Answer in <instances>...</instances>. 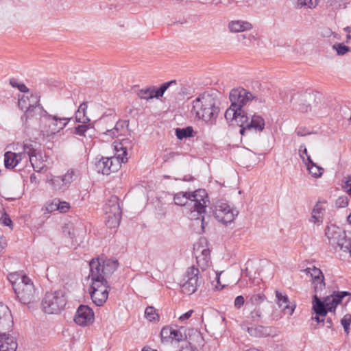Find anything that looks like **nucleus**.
<instances>
[{
  "label": "nucleus",
  "mask_w": 351,
  "mask_h": 351,
  "mask_svg": "<svg viewBox=\"0 0 351 351\" xmlns=\"http://www.w3.org/2000/svg\"><path fill=\"white\" fill-rule=\"evenodd\" d=\"M119 265L118 261L103 257L93 258L90 263L89 277L91 280L90 294L93 302L98 306L108 300L109 285L108 278Z\"/></svg>",
  "instance_id": "obj_1"
},
{
  "label": "nucleus",
  "mask_w": 351,
  "mask_h": 351,
  "mask_svg": "<svg viewBox=\"0 0 351 351\" xmlns=\"http://www.w3.org/2000/svg\"><path fill=\"white\" fill-rule=\"evenodd\" d=\"M174 202L180 206H187L190 210V218L197 223H200L202 229L204 228V217L208 197L204 189H198L193 193L178 192L174 195Z\"/></svg>",
  "instance_id": "obj_2"
},
{
  "label": "nucleus",
  "mask_w": 351,
  "mask_h": 351,
  "mask_svg": "<svg viewBox=\"0 0 351 351\" xmlns=\"http://www.w3.org/2000/svg\"><path fill=\"white\" fill-rule=\"evenodd\" d=\"M115 155L112 157H102L95 164L96 170L104 175L117 171L122 162L128 161V150L132 148V143L128 138L120 142H114Z\"/></svg>",
  "instance_id": "obj_3"
},
{
  "label": "nucleus",
  "mask_w": 351,
  "mask_h": 351,
  "mask_svg": "<svg viewBox=\"0 0 351 351\" xmlns=\"http://www.w3.org/2000/svg\"><path fill=\"white\" fill-rule=\"evenodd\" d=\"M191 112L199 119L213 123L219 114V107L213 96L204 93L192 101Z\"/></svg>",
  "instance_id": "obj_4"
},
{
  "label": "nucleus",
  "mask_w": 351,
  "mask_h": 351,
  "mask_svg": "<svg viewBox=\"0 0 351 351\" xmlns=\"http://www.w3.org/2000/svg\"><path fill=\"white\" fill-rule=\"evenodd\" d=\"M40 119V133L44 138H53L63 130L70 121V118H60L49 114L45 110L38 117Z\"/></svg>",
  "instance_id": "obj_5"
},
{
  "label": "nucleus",
  "mask_w": 351,
  "mask_h": 351,
  "mask_svg": "<svg viewBox=\"0 0 351 351\" xmlns=\"http://www.w3.org/2000/svg\"><path fill=\"white\" fill-rule=\"evenodd\" d=\"M13 289L19 301L28 304L35 298V289L31 280L26 276H20L17 274H11L8 276Z\"/></svg>",
  "instance_id": "obj_6"
},
{
  "label": "nucleus",
  "mask_w": 351,
  "mask_h": 351,
  "mask_svg": "<svg viewBox=\"0 0 351 351\" xmlns=\"http://www.w3.org/2000/svg\"><path fill=\"white\" fill-rule=\"evenodd\" d=\"M18 104L22 110H25V114L22 119H25V123H27L29 119H37L42 113L44 109L39 105V96L37 94L32 93H23L19 96Z\"/></svg>",
  "instance_id": "obj_7"
},
{
  "label": "nucleus",
  "mask_w": 351,
  "mask_h": 351,
  "mask_svg": "<svg viewBox=\"0 0 351 351\" xmlns=\"http://www.w3.org/2000/svg\"><path fill=\"white\" fill-rule=\"evenodd\" d=\"M202 282L199 270L194 265L188 267L179 280L182 292L186 295L195 293Z\"/></svg>",
  "instance_id": "obj_8"
},
{
  "label": "nucleus",
  "mask_w": 351,
  "mask_h": 351,
  "mask_svg": "<svg viewBox=\"0 0 351 351\" xmlns=\"http://www.w3.org/2000/svg\"><path fill=\"white\" fill-rule=\"evenodd\" d=\"M66 304L64 293L61 291L47 292L42 300V308L48 314H56L64 309Z\"/></svg>",
  "instance_id": "obj_9"
},
{
  "label": "nucleus",
  "mask_w": 351,
  "mask_h": 351,
  "mask_svg": "<svg viewBox=\"0 0 351 351\" xmlns=\"http://www.w3.org/2000/svg\"><path fill=\"white\" fill-rule=\"evenodd\" d=\"M193 250L197 263L202 270L204 271L209 265L210 261V250L206 239L204 237L200 238L199 241L194 244Z\"/></svg>",
  "instance_id": "obj_10"
},
{
  "label": "nucleus",
  "mask_w": 351,
  "mask_h": 351,
  "mask_svg": "<svg viewBox=\"0 0 351 351\" xmlns=\"http://www.w3.org/2000/svg\"><path fill=\"white\" fill-rule=\"evenodd\" d=\"M238 213V210L223 201H218L215 204V217L223 223L232 222Z\"/></svg>",
  "instance_id": "obj_11"
},
{
  "label": "nucleus",
  "mask_w": 351,
  "mask_h": 351,
  "mask_svg": "<svg viewBox=\"0 0 351 351\" xmlns=\"http://www.w3.org/2000/svg\"><path fill=\"white\" fill-rule=\"evenodd\" d=\"M23 149L26 154L25 162L29 160L34 171L39 172L46 167V160L41 152L35 149L32 143H25Z\"/></svg>",
  "instance_id": "obj_12"
},
{
  "label": "nucleus",
  "mask_w": 351,
  "mask_h": 351,
  "mask_svg": "<svg viewBox=\"0 0 351 351\" xmlns=\"http://www.w3.org/2000/svg\"><path fill=\"white\" fill-rule=\"evenodd\" d=\"M229 98L231 101V104L239 110H242V108L244 106L247 105L254 99L256 100V97L255 95L242 88L232 90L230 93Z\"/></svg>",
  "instance_id": "obj_13"
},
{
  "label": "nucleus",
  "mask_w": 351,
  "mask_h": 351,
  "mask_svg": "<svg viewBox=\"0 0 351 351\" xmlns=\"http://www.w3.org/2000/svg\"><path fill=\"white\" fill-rule=\"evenodd\" d=\"M172 84H176V80H171L163 83L159 88L156 86H152L146 88L138 90L137 92L138 97L141 99L149 100L154 98H159L163 95L165 92Z\"/></svg>",
  "instance_id": "obj_14"
},
{
  "label": "nucleus",
  "mask_w": 351,
  "mask_h": 351,
  "mask_svg": "<svg viewBox=\"0 0 351 351\" xmlns=\"http://www.w3.org/2000/svg\"><path fill=\"white\" fill-rule=\"evenodd\" d=\"M74 321L80 326L90 325L94 321V313L88 306L80 305L76 311Z\"/></svg>",
  "instance_id": "obj_15"
},
{
  "label": "nucleus",
  "mask_w": 351,
  "mask_h": 351,
  "mask_svg": "<svg viewBox=\"0 0 351 351\" xmlns=\"http://www.w3.org/2000/svg\"><path fill=\"white\" fill-rule=\"evenodd\" d=\"M243 330H246L248 334L254 337H266L271 334V328L270 327L258 326H249L248 321L244 322L241 324Z\"/></svg>",
  "instance_id": "obj_16"
},
{
  "label": "nucleus",
  "mask_w": 351,
  "mask_h": 351,
  "mask_svg": "<svg viewBox=\"0 0 351 351\" xmlns=\"http://www.w3.org/2000/svg\"><path fill=\"white\" fill-rule=\"evenodd\" d=\"M11 330H0V351H16L17 342L10 334Z\"/></svg>",
  "instance_id": "obj_17"
},
{
  "label": "nucleus",
  "mask_w": 351,
  "mask_h": 351,
  "mask_svg": "<svg viewBox=\"0 0 351 351\" xmlns=\"http://www.w3.org/2000/svg\"><path fill=\"white\" fill-rule=\"evenodd\" d=\"M346 231L342 230L341 228L331 224L330 226H327L325 230V234L328 238L330 244L334 247H337L338 243H339L340 239L343 236Z\"/></svg>",
  "instance_id": "obj_18"
},
{
  "label": "nucleus",
  "mask_w": 351,
  "mask_h": 351,
  "mask_svg": "<svg viewBox=\"0 0 351 351\" xmlns=\"http://www.w3.org/2000/svg\"><path fill=\"white\" fill-rule=\"evenodd\" d=\"M13 320L9 308L0 303V330H12Z\"/></svg>",
  "instance_id": "obj_19"
},
{
  "label": "nucleus",
  "mask_w": 351,
  "mask_h": 351,
  "mask_svg": "<svg viewBox=\"0 0 351 351\" xmlns=\"http://www.w3.org/2000/svg\"><path fill=\"white\" fill-rule=\"evenodd\" d=\"M160 337L163 342H172L173 341L179 342L184 338V335L180 330L173 329L169 326L162 328Z\"/></svg>",
  "instance_id": "obj_20"
},
{
  "label": "nucleus",
  "mask_w": 351,
  "mask_h": 351,
  "mask_svg": "<svg viewBox=\"0 0 351 351\" xmlns=\"http://www.w3.org/2000/svg\"><path fill=\"white\" fill-rule=\"evenodd\" d=\"M25 157L26 154L24 151L19 153L6 152L4 154V165L7 169H13L23 160H25Z\"/></svg>",
  "instance_id": "obj_21"
},
{
  "label": "nucleus",
  "mask_w": 351,
  "mask_h": 351,
  "mask_svg": "<svg viewBox=\"0 0 351 351\" xmlns=\"http://www.w3.org/2000/svg\"><path fill=\"white\" fill-rule=\"evenodd\" d=\"M348 295H350V293L347 291H341L334 293L331 295L328 296L325 299L324 302L328 311L335 310L337 305L341 302V300Z\"/></svg>",
  "instance_id": "obj_22"
},
{
  "label": "nucleus",
  "mask_w": 351,
  "mask_h": 351,
  "mask_svg": "<svg viewBox=\"0 0 351 351\" xmlns=\"http://www.w3.org/2000/svg\"><path fill=\"white\" fill-rule=\"evenodd\" d=\"M276 302L278 304L280 308H282V311L285 312V313H288L289 315H292L294 309V306H290L289 305V298L288 296L286 294H284L281 292H280L278 290H276Z\"/></svg>",
  "instance_id": "obj_23"
},
{
  "label": "nucleus",
  "mask_w": 351,
  "mask_h": 351,
  "mask_svg": "<svg viewBox=\"0 0 351 351\" xmlns=\"http://www.w3.org/2000/svg\"><path fill=\"white\" fill-rule=\"evenodd\" d=\"M104 210L105 215H121L119 198L117 196H111L105 204Z\"/></svg>",
  "instance_id": "obj_24"
},
{
  "label": "nucleus",
  "mask_w": 351,
  "mask_h": 351,
  "mask_svg": "<svg viewBox=\"0 0 351 351\" xmlns=\"http://www.w3.org/2000/svg\"><path fill=\"white\" fill-rule=\"evenodd\" d=\"M324 213L325 208L319 203H317L312 210L310 221L317 226L321 225Z\"/></svg>",
  "instance_id": "obj_25"
},
{
  "label": "nucleus",
  "mask_w": 351,
  "mask_h": 351,
  "mask_svg": "<svg viewBox=\"0 0 351 351\" xmlns=\"http://www.w3.org/2000/svg\"><path fill=\"white\" fill-rule=\"evenodd\" d=\"M264 119L256 114L251 116L250 118L249 125H247V130H254L255 132H262L265 128Z\"/></svg>",
  "instance_id": "obj_26"
},
{
  "label": "nucleus",
  "mask_w": 351,
  "mask_h": 351,
  "mask_svg": "<svg viewBox=\"0 0 351 351\" xmlns=\"http://www.w3.org/2000/svg\"><path fill=\"white\" fill-rule=\"evenodd\" d=\"M128 125L125 121H118L115 125L112 128H108L105 132L112 138L118 137L127 131Z\"/></svg>",
  "instance_id": "obj_27"
},
{
  "label": "nucleus",
  "mask_w": 351,
  "mask_h": 351,
  "mask_svg": "<svg viewBox=\"0 0 351 351\" xmlns=\"http://www.w3.org/2000/svg\"><path fill=\"white\" fill-rule=\"evenodd\" d=\"M252 28L251 23L243 21H233L229 23L230 32L237 33L250 30Z\"/></svg>",
  "instance_id": "obj_28"
},
{
  "label": "nucleus",
  "mask_w": 351,
  "mask_h": 351,
  "mask_svg": "<svg viewBox=\"0 0 351 351\" xmlns=\"http://www.w3.org/2000/svg\"><path fill=\"white\" fill-rule=\"evenodd\" d=\"M87 108L88 106L86 102L82 103L79 106L75 112V119L77 122L82 123H89L91 122V119L86 115Z\"/></svg>",
  "instance_id": "obj_29"
},
{
  "label": "nucleus",
  "mask_w": 351,
  "mask_h": 351,
  "mask_svg": "<svg viewBox=\"0 0 351 351\" xmlns=\"http://www.w3.org/2000/svg\"><path fill=\"white\" fill-rule=\"evenodd\" d=\"M313 308L317 315L322 317H325L328 311L324 301H321L317 294L313 296Z\"/></svg>",
  "instance_id": "obj_30"
},
{
  "label": "nucleus",
  "mask_w": 351,
  "mask_h": 351,
  "mask_svg": "<svg viewBox=\"0 0 351 351\" xmlns=\"http://www.w3.org/2000/svg\"><path fill=\"white\" fill-rule=\"evenodd\" d=\"M47 182L52 189L56 191H64L68 189L62 176H55L51 175V177L47 179Z\"/></svg>",
  "instance_id": "obj_31"
},
{
  "label": "nucleus",
  "mask_w": 351,
  "mask_h": 351,
  "mask_svg": "<svg viewBox=\"0 0 351 351\" xmlns=\"http://www.w3.org/2000/svg\"><path fill=\"white\" fill-rule=\"evenodd\" d=\"M339 247L344 252H348L351 256V232H346L343 236L340 239Z\"/></svg>",
  "instance_id": "obj_32"
},
{
  "label": "nucleus",
  "mask_w": 351,
  "mask_h": 351,
  "mask_svg": "<svg viewBox=\"0 0 351 351\" xmlns=\"http://www.w3.org/2000/svg\"><path fill=\"white\" fill-rule=\"evenodd\" d=\"M250 117L245 114V111L241 110L235 122L241 127L240 133L243 135L246 130H247V125H249Z\"/></svg>",
  "instance_id": "obj_33"
},
{
  "label": "nucleus",
  "mask_w": 351,
  "mask_h": 351,
  "mask_svg": "<svg viewBox=\"0 0 351 351\" xmlns=\"http://www.w3.org/2000/svg\"><path fill=\"white\" fill-rule=\"evenodd\" d=\"M306 166L309 173L315 178L322 176L324 173V169L314 163L310 156H308V162L306 163Z\"/></svg>",
  "instance_id": "obj_34"
},
{
  "label": "nucleus",
  "mask_w": 351,
  "mask_h": 351,
  "mask_svg": "<svg viewBox=\"0 0 351 351\" xmlns=\"http://www.w3.org/2000/svg\"><path fill=\"white\" fill-rule=\"evenodd\" d=\"M78 176L79 171L77 169H69L67 172L62 177L67 188H69L70 184L77 178Z\"/></svg>",
  "instance_id": "obj_35"
},
{
  "label": "nucleus",
  "mask_w": 351,
  "mask_h": 351,
  "mask_svg": "<svg viewBox=\"0 0 351 351\" xmlns=\"http://www.w3.org/2000/svg\"><path fill=\"white\" fill-rule=\"evenodd\" d=\"M121 215H106V225L110 228H114L119 226Z\"/></svg>",
  "instance_id": "obj_36"
},
{
  "label": "nucleus",
  "mask_w": 351,
  "mask_h": 351,
  "mask_svg": "<svg viewBox=\"0 0 351 351\" xmlns=\"http://www.w3.org/2000/svg\"><path fill=\"white\" fill-rule=\"evenodd\" d=\"M240 112H241V110L231 104L225 112V118L227 121H235Z\"/></svg>",
  "instance_id": "obj_37"
},
{
  "label": "nucleus",
  "mask_w": 351,
  "mask_h": 351,
  "mask_svg": "<svg viewBox=\"0 0 351 351\" xmlns=\"http://www.w3.org/2000/svg\"><path fill=\"white\" fill-rule=\"evenodd\" d=\"M266 299V297L264 294L262 293H254L252 294L250 300L248 301L249 304H251L252 306L257 308L261 304H262Z\"/></svg>",
  "instance_id": "obj_38"
},
{
  "label": "nucleus",
  "mask_w": 351,
  "mask_h": 351,
  "mask_svg": "<svg viewBox=\"0 0 351 351\" xmlns=\"http://www.w3.org/2000/svg\"><path fill=\"white\" fill-rule=\"evenodd\" d=\"M193 130L191 127H186L185 128H177L176 134L178 138L183 139L184 138L191 137L193 136Z\"/></svg>",
  "instance_id": "obj_39"
},
{
  "label": "nucleus",
  "mask_w": 351,
  "mask_h": 351,
  "mask_svg": "<svg viewBox=\"0 0 351 351\" xmlns=\"http://www.w3.org/2000/svg\"><path fill=\"white\" fill-rule=\"evenodd\" d=\"M314 285V291L316 293L322 291L325 288L324 276L312 279Z\"/></svg>",
  "instance_id": "obj_40"
},
{
  "label": "nucleus",
  "mask_w": 351,
  "mask_h": 351,
  "mask_svg": "<svg viewBox=\"0 0 351 351\" xmlns=\"http://www.w3.org/2000/svg\"><path fill=\"white\" fill-rule=\"evenodd\" d=\"M93 127V123H82L75 128V134L80 136H85V132L90 128Z\"/></svg>",
  "instance_id": "obj_41"
},
{
  "label": "nucleus",
  "mask_w": 351,
  "mask_h": 351,
  "mask_svg": "<svg viewBox=\"0 0 351 351\" xmlns=\"http://www.w3.org/2000/svg\"><path fill=\"white\" fill-rule=\"evenodd\" d=\"M304 271L307 274H309L311 276L312 279L321 278L324 276V274L321 269L315 267H308L304 270Z\"/></svg>",
  "instance_id": "obj_42"
},
{
  "label": "nucleus",
  "mask_w": 351,
  "mask_h": 351,
  "mask_svg": "<svg viewBox=\"0 0 351 351\" xmlns=\"http://www.w3.org/2000/svg\"><path fill=\"white\" fill-rule=\"evenodd\" d=\"M145 315L146 318L150 322L156 320L158 317V314L156 313L155 308L152 306H148L146 308Z\"/></svg>",
  "instance_id": "obj_43"
},
{
  "label": "nucleus",
  "mask_w": 351,
  "mask_h": 351,
  "mask_svg": "<svg viewBox=\"0 0 351 351\" xmlns=\"http://www.w3.org/2000/svg\"><path fill=\"white\" fill-rule=\"evenodd\" d=\"M261 317L262 312L261 309L259 308H254V310L250 312L247 319L252 322H258Z\"/></svg>",
  "instance_id": "obj_44"
},
{
  "label": "nucleus",
  "mask_w": 351,
  "mask_h": 351,
  "mask_svg": "<svg viewBox=\"0 0 351 351\" xmlns=\"http://www.w3.org/2000/svg\"><path fill=\"white\" fill-rule=\"evenodd\" d=\"M341 324H342L344 331L346 333L348 334L350 330V326L351 324V315L346 314L343 316V317L341 320Z\"/></svg>",
  "instance_id": "obj_45"
},
{
  "label": "nucleus",
  "mask_w": 351,
  "mask_h": 351,
  "mask_svg": "<svg viewBox=\"0 0 351 351\" xmlns=\"http://www.w3.org/2000/svg\"><path fill=\"white\" fill-rule=\"evenodd\" d=\"M333 48L336 49L338 55H343L349 51V47L343 44L335 45Z\"/></svg>",
  "instance_id": "obj_46"
},
{
  "label": "nucleus",
  "mask_w": 351,
  "mask_h": 351,
  "mask_svg": "<svg viewBox=\"0 0 351 351\" xmlns=\"http://www.w3.org/2000/svg\"><path fill=\"white\" fill-rule=\"evenodd\" d=\"M63 232L65 236L73 238L75 236L74 229L71 225H66L63 227Z\"/></svg>",
  "instance_id": "obj_47"
},
{
  "label": "nucleus",
  "mask_w": 351,
  "mask_h": 351,
  "mask_svg": "<svg viewBox=\"0 0 351 351\" xmlns=\"http://www.w3.org/2000/svg\"><path fill=\"white\" fill-rule=\"evenodd\" d=\"M298 5L300 8L307 6L309 8H312L315 6V3L313 0H298Z\"/></svg>",
  "instance_id": "obj_48"
},
{
  "label": "nucleus",
  "mask_w": 351,
  "mask_h": 351,
  "mask_svg": "<svg viewBox=\"0 0 351 351\" xmlns=\"http://www.w3.org/2000/svg\"><path fill=\"white\" fill-rule=\"evenodd\" d=\"M58 210L60 213H66L69 210L70 206L68 202H60V199H58Z\"/></svg>",
  "instance_id": "obj_49"
},
{
  "label": "nucleus",
  "mask_w": 351,
  "mask_h": 351,
  "mask_svg": "<svg viewBox=\"0 0 351 351\" xmlns=\"http://www.w3.org/2000/svg\"><path fill=\"white\" fill-rule=\"evenodd\" d=\"M348 204V197L346 196H342L339 197L336 201V205L338 207L344 208L347 206Z\"/></svg>",
  "instance_id": "obj_50"
},
{
  "label": "nucleus",
  "mask_w": 351,
  "mask_h": 351,
  "mask_svg": "<svg viewBox=\"0 0 351 351\" xmlns=\"http://www.w3.org/2000/svg\"><path fill=\"white\" fill-rule=\"evenodd\" d=\"M46 210L48 212L58 210V199H55L51 203L47 204L46 206Z\"/></svg>",
  "instance_id": "obj_51"
},
{
  "label": "nucleus",
  "mask_w": 351,
  "mask_h": 351,
  "mask_svg": "<svg viewBox=\"0 0 351 351\" xmlns=\"http://www.w3.org/2000/svg\"><path fill=\"white\" fill-rule=\"evenodd\" d=\"M245 303V299L242 295L237 296L234 302L235 308L239 309Z\"/></svg>",
  "instance_id": "obj_52"
},
{
  "label": "nucleus",
  "mask_w": 351,
  "mask_h": 351,
  "mask_svg": "<svg viewBox=\"0 0 351 351\" xmlns=\"http://www.w3.org/2000/svg\"><path fill=\"white\" fill-rule=\"evenodd\" d=\"M343 188L349 195H351V177L347 178L343 185Z\"/></svg>",
  "instance_id": "obj_53"
},
{
  "label": "nucleus",
  "mask_w": 351,
  "mask_h": 351,
  "mask_svg": "<svg viewBox=\"0 0 351 351\" xmlns=\"http://www.w3.org/2000/svg\"><path fill=\"white\" fill-rule=\"evenodd\" d=\"M1 221L2 223L6 226L11 227L12 226V220L9 217V216L5 213L1 218Z\"/></svg>",
  "instance_id": "obj_54"
},
{
  "label": "nucleus",
  "mask_w": 351,
  "mask_h": 351,
  "mask_svg": "<svg viewBox=\"0 0 351 351\" xmlns=\"http://www.w3.org/2000/svg\"><path fill=\"white\" fill-rule=\"evenodd\" d=\"M295 133L298 136H304L310 134V132L306 131V130L304 128H298L295 130Z\"/></svg>",
  "instance_id": "obj_55"
},
{
  "label": "nucleus",
  "mask_w": 351,
  "mask_h": 351,
  "mask_svg": "<svg viewBox=\"0 0 351 351\" xmlns=\"http://www.w3.org/2000/svg\"><path fill=\"white\" fill-rule=\"evenodd\" d=\"M300 157L304 160V155L308 158V156H309L308 154H307V150H306V148L304 145H301L300 147Z\"/></svg>",
  "instance_id": "obj_56"
},
{
  "label": "nucleus",
  "mask_w": 351,
  "mask_h": 351,
  "mask_svg": "<svg viewBox=\"0 0 351 351\" xmlns=\"http://www.w3.org/2000/svg\"><path fill=\"white\" fill-rule=\"evenodd\" d=\"M193 311V310H190L188 312L182 314L180 317V319L182 320V321H184V320H186V319H188L192 315Z\"/></svg>",
  "instance_id": "obj_57"
},
{
  "label": "nucleus",
  "mask_w": 351,
  "mask_h": 351,
  "mask_svg": "<svg viewBox=\"0 0 351 351\" xmlns=\"http://www.w3.org/2000/svg\"><path fill=\"white\" fill-rule=\"evenodd\" d=\"M180 351H195L190 343H186L185 346H182Z\"/></svg>",
  "instance_id": "obj_58"
},
{
  "label": "nucleus",
  "mask_w": 351,
  "mask_h": 351,
  "mask_svg": "<svg viewBox=\"0 0 351 351\" xmlns=\"http://www.w3.org/2000/svg\"><path fill=\"white\" fill-rule=\"evenodd\" d=\"M18 89L21 92H23V93H30L29 91V89L27 88V87L24 84H22V83H21V84L19 86Z\"/></svg>",
  "instance_id": "obj_59"
},
{
  "label": "nucleus",
  "mask_w": 351,
  "mask_h": 351,
  "mask_svg": "<svg viewBox=\"0 0 351 351\" xmlns=\"http://www.w3.org/2000/svg\"><path fill=\"white\" fill-rule=\"evenodd\" d=\"M310 110H311V107L308 105L301 104L300 106V110L302 112H307Z\"/></svg>",
  "instance_id": "obj_60"
},
{
  "label": "nucleus",
  "mask_w": 351,
  "mask_h": 351,
  "mask_svg": "<svg viewBox=\"0 0 351 351\" xmlns=\"http://www.w3.org/2000/svg\"><path fill=\"white\" fill-rule=\"evenodd\" d=\"M99 121L101 123L108 122V121H112V122L114 123L115 120L112 117L106 116V117H103L102 118H101Z\"/></svg>",
  "instance_id": "obj_61"
},
{
  "label": "nucleus",
  "mask_w": 351,
  "mask_h": 351,
  "mask_svg": "<svg viewBox=\"0 0 351 351\" xmlns=\"http://www.w3.org/2000/svg\"><path fill=\"white\" fill-rule=\"evenodd\" d=\"M10 84L13 87L19 88V86L21 84L19 82H18L16 80L12 79L10 82Z\"/></svg>",
  "instance_id": "obj_62"
},
{
  "label": "nucleus",
  "mask_w": 351,
  "mask_h": 351,
  "mask_svg": "<svg viewBox=\"0 0 351 351\" xmlns=\"http://www.w3.org/2000/svg\"><path fill=\"white\" fill-rule=\"evenodd\" d=\"M29 178H30V181L32 183H37L38 182V180H37V178L35 174H34V173L32 174L30 176Z\"/></svg>",
  "instance_id": "obj_63"
},
{
  "label": "nucleus",
  "mask_w": 351,
  "mask_h": 351,
  "mask_svg": "<svg viewBox=\"0 0 351 351\" xmlns=\"http://www.w3.org/2000/svg\"><path fill=\"white\" fill-rule=\"evenodd\" d=\"M319 317H320V316H319V315H317L315 317H313V319H315V320L316 322H323V321H324V320H323V319H321Z\"/></svg>",
  "instance_id": "obj_64"
}]
</instances>
